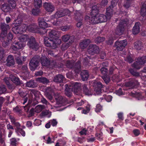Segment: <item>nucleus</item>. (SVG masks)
<instances>
[{"mask_svg": "<svg viewBox=\"0 0 146 146\" xmlns=\"http://www.w3.org/2000/svg\"><path fill=\"white\" fill-rule=\"evenodd\" d=\"M98 9L96 5H94L92 8V13L93 14L94 13H97L98 12Z\"/></svg>", "mask_w": 146, "mask_h": 146, "instance_id": "obj_38", "label": "nucleus"}, {"mask_svg": "<svg viewBox=\"0 0 146 146\" xmlns=\"http://www.w3.org/2000/svg\"><path fill=\"white\" fill-rule=\"evenodd\" d=\"M19 39L20 41L25 43L26 41L29 40L28 45L29 47L34 49L35 51L38 49V44L36 42L35 39L33 37H31L30 38L27 35H22L20 37Z\"/></svg>", "mask_w": 146, "mask_h": 146, "instance_id": "obj_3", "label": "nucleus"}, {"mask_svg": "<svg viewBox=\"0 0 146 146\" xmlns=\"http://www.w3.org/2000/svg\"><path fill=\"white\" fill-rule=\"evenodd\" d=\"M9 3V6H11L12 8H14L16 6V2L14 1H10Z\"/></svg>", "mask_w": 146, "mask_h": 146, "instance_id": "obj_42", "label": "nucleus"}, {"mask_svg": "<svg viewBox=\"0 0 146 146\" xmlns=\"http://www.w3.org/2000/svg\"><path fill=\"white\" fill-rule=\"evenodd\" d=\"M39 12V10L38 9H33L32 10V13L35 15H38Z\"/></svg>", "mask_w": 146, "mask_h": 146, "instance_id": "obj_46", "label": "nucleus"}, {"mask_svg": "<svg viewBox=\"0 0 146 146\" xmlns=\"http://www.w3.org/2000/svg\"><path fill=\"white\" fill-rule=\"evenodd\" d=\"M57 33L55 31H52L49 34L50 38L46 37L44 38V43L46 46L55 48L61 44L60 40L56 36Z\"/></svg>", "mask_w": 146, "mask_h": 146, "instance_id": "obj_1", "label": "nucleus"}, {"mask_svg": "<svg viewBox=\"0 0 146 146\" xmlns=\"http://www.w3.org/2000/svg\"><path fill=\"white\" fill-rule=\"evenodd\" d=\"M64 77L62 75H58L55 76L54 79V82H61L63 81Z\"/></svg>", "mask_w": 146, "mask_h": 146, "instance_id": "obj_20", "label": "nucleus"}, {"mask_svg": "<svg viewBox=\"0 0 146 146\" xmlns=\"http://www.w3.org/2000/svg\"><path fill=\"white\" fill-rule=\"evenodd\" d=\"M90 42L91 41L89 40H85L80 43V46L81 48L84 49L85 48Z\"/></svg>", "mask_w": 146, "mask_h": 146, "instance_id": "obj_18", "label": "nucleus"}, {"mask_svg": "<svg viewBox=\"0 0 146 146\" xmlns=\"http://www.w3.org/2000/svg\"><path fill=\"white\" fill-rule=\"evenodd\" d=\"M88 132V131L85 129H83L82 131L80 132L79 133L81 135H86Z\"/></svg>", "mask_w": 146, "mask_h": 146, "instance_id": "obj_53", "label": "nucleus"}, {"mask_svg": "<svg viewBox=\"0 0 146 146\" xmlns=\"http://www.w3.org/2000/svg\"><path fill=\"white\" fill-rule=\"evenodd\" d=\"M129 70L130 72L134 76H137L139 75V73L135 72L132 69H130Z\"/></svg>", "mask_w": 146, "mask_h": 146, "instance_id": "obj_37", "label": "nucleus"}, {"mask_svg": "<svg viewBox=\"0 0 146 146\" xmlns=\"http://www.w3.org/2000/svg\"><path fill=\"white\" fill-rule=\"evenodd\" d=\"M146 62V56H144L139 58L137 60L133 65V67L139 69L141 68V65Z\"/></svg>", "mask_w": 146, "mask_h": 146, "instance_id": "obj_7", "label": "nucleus"}, {"mask_svg": "<svg viewBox=\"0 0 146 146\" xmlns=\"http://www.w3.org/2000/svg\"><path fill=\"white\" fill-rule=\"evenodd\" d=\"M29 65L30 69L31 70H34L38 65L37 58L36 57L33 58L31 60Z\"/></svg>", "mask_w": 146, "mask_h": 146, "instance_id": "obj_10", "label": "nucleus"}, {"mask_svg": "<svg viewBox=\"0 0 146 146\" xmlns=\"http://www.w3.org/2000/svg\"><path fill=\"white\" fill-rule=\"evenodd\" d=\"M9 26L8 25H6L5 24H4L3 25V26H2V29L3 30H5L7 29H9Z\"/></svg>", "mask_w": 146, "mask_h": 146, "instance_id": "obj_52", "label": "nucleus"}, {"mask_svg": "<svg viewBox=\"0 0 146 146\" xmlns=\"http://www.w3.org/2000/svg\"><path fill=\"white\" fill-rule=\"evenodd\" d=\"M70 87H73V88L74 89V92L75 94H76V92H77V90L80 88L81 87V84L80 83L76 82L75 83H73L71 85H70Z\"/></svg>", "mask_w": 146, "mask_h": 146, "instance_id": "obj_19", "label": "nucleus"}, {"mask_svg": "<svg viewBox=\"0 0 146 146\" xmlns=\"http://www.w3.org/2000/svg\"><path fill=\"white\" fill-rule=\"evenodd\" d=\"M106 100L108 102H110L112 100V97L111 96H106L105 98Z\"/></svg>", "mask_w": 146, "mask_h": 146, "instance_id": "obj_51", "label": "nucleus"}, {"mask_svg": "<svg viewBox=\"0 0 146 146\" xmlns=\"http://www.w3.org/2000/svg\"><path fill=\"white\" fill-rule=\"evenodd\" d=\"M81 78L83 81L86 80H87L89 74L87 71L86 70L83 71L80 74Z\"/></svg>", "mask_w": 146, "mask_h": 146, "instance_id": "obj_21", "label": "nucleus"}, {"mask_svg": "<svg viewBox=\"0 0 146 146\" xmlns=\"http://www.w3.org/2000/svg\"><path fill=\"white\" fill-rule=\"evenodd\" d=\"M36 80L39 82H42L44 84L48 82V81L47 80V79L46 78L44 77L37 78L36 79Z\"/></svg>", "mask_w": 146, "mask_h": 146, "instance_id": "obj_31", "label": "nucleus"}, {"mask_svg": "<svg viewBox=\"0 0 146 146\" xmlns=\"http://www.w3.org/2000/svg\"><path fill=\"white\" fill-rule=\"evenodd\" d=\"M134 134L135 136H138L140 134L139 131L138 129H135L133 131Z\"/></svg>", "mask_w": 146, "mask_h": 146, "instance_id": "obj_55", "label": "nucleus"}, {"mask_svg": "<svg viewBox=\"0 0 146 146\" xmlns=\"http://www.w3.org/2000/svg\"><path fill=\"white\" fill-rule=\"evenodd\" d=\"M57 19H56V22H53V25L56 26H59L61 24V23L59 21H56Z\"/></svg>", "mask_w": 146, "mask_h": 146, "instance_id": "obj_57", "label": "nucleus"}, {"mask_svg": "<svg viewBox=\"0 0 146 146\" xmlns=\"http://www.w3.org/2000/svg\"><path fill=\"white\" fill-rule=\"evenodd\" d=\"M7 65L8 66H11L14 65L15 61L13 57L11 55H9L7 59Z\"/></svg>", "mask_w": 146, "mask_h": 146, "instance_id": "obj_16", "label": "nucleus"}, {"mask_svg": "<svg viewBox=\"0 0 146 146\" xmlns=\"http://www.w3.org/2000/svg\"><path fill=\"white\" fill-rule=\"evenodd\" d=\"M83 92L86 95H91L92 94L91 92L88 89L86 85H84L83 86Z\"/></svg>", "mask_w": 146, "mask_h": 146, "instance_id": "obj_27", "label": "nucleus"}, {"mask_svg": "<svg viewBox=\"0 0 146 146\" xmlns=\"http://www.w3.org/2000/svg\"><path fill=\"white\" fill-rule=\"evenodd\" d=\"M77 64V68H78V70L76 69L75 70V72H76L78 73L80 70V62H79Z\"/></svg>", "mask_w": 146, "mask_h": 146, "instance_id": "obj_54", "label": "nucleus"}, {"mask_svg": "<svg viewBox=\"0 0 146 146\" xmlns=\"http://www.w3.org/2000/svg\"><path fill=\"white\" fill-rule=\"evenodd\" d=\"M44 108V107L42 105H39L36 106L35 109L32 108L30 111L31 115H33L35 112L37 113L40 112Z\"/></svg>", "mask_w": 146, "mask_h": 146, "instance_id": "obj_12", "label": "nucleus"}, {"mask_svg": "<svg viewBox=\"0 0 146 146\" xmlns=\"http://www.w3.org/2000/svg\"><path fill=\"white\" fill-rule=\"evenodd\" d=\"M2 10L4 12H10L11 10V8L6 4L3 5L2 7Z\"/></svg>", "mask_w": 146, "mask_h": 146, "instance_id": "obj_29", "label": "nucleus"}, {"mask_svg": "<svg viewBox=\"0 0 146 146\" xmlns=\"http://www.w3.org/2000/svg\"><path fill=\"white\" fill-rule=\"evenodd\" d=\"M127 44L126 40H124L120 41H116L115 44V47L118 50H122Z\"/></svg>", "mask_w": 146, "mask_h": 146, "instance_id": "obj_9", "label": "nucleus"}, {"mask_svg": "<svg viewBox=\"0 0 146 146\" xmlns=\"http://www.w3.org/2000/svg\"><path fill=\"white\" fill-rule=\"evenodd\" d=\"M98 17V14H96L94 16L92 17L90 19L88 16L86 17V19L87 21H89L94 24H96L99 23V21Z\"/></svg>", "mask_w": 146, "mask_h": 146, "instance_id": "obj_13", "label": "nucleus"}, {"mask_svg": "<svg viewBox=\"0 0 146 146\" xmlns=\"http://www.w3.org/2000/svg\"><path fill=\"white\" fill-rule=\"evenodd\" d=\"M70 36L68 35H66L62 37V40L64 42L67 41L70 38Z\"/></svg>", "mask_w": 146, "mask_h": 146, "instance_id": "obj_44", "label": "nucleus"}, {"mask_svg": "<svg viewBox=\"0 0 146 146\" xmlns=\"http://www.w3.org/2000/svg\"><path fill=\"white\" fill-rule=\"evenodd\" d=\"M41 101L44 104H47L48 103L46 100L44 98H41Z\"/></svg>", "mask_w": 146, "mask_h": 146, "instance_id": "obj_59", "label": "nucleus"}, {"mask_svg": "<svg viewBox=\"0 0 146 146\" xmlns=\"http://www.w3.org/2000/svg\"><path fill=\"white\" fill-rule=\"evenodd\" d=\"M117 94L119 96L122 95L123 94L122 90L121 89H119L117 92Z\"/></svg>", "mask_w": 146, "mask_h": 146, "instance_id": "obj_62", "label": "nucleus"}, {"mask_svg": "<svg viewBox=\"0 0 146 146\" xmlns=\"http://www.w3.org/2000/svg\"><path fill=\"white\" fill-rule=\"evenodd\" d=\"M45 95H46V96L48 98L49 100H51L52 99V97L51 95H50L48 93H46Z\"/></svg>", "mask_w": 146, "mask_h": 146, "instance_id": "obj_63", "label": "nucleus"}, {"mask_svg": "<svg viewBox=\"0 0 146 146\" xmlns=\"http://www.w3.org/2000/svg\"><path fill=\"white\" fill-rule=\"evenodd\" d=\"M34 5L35 8L37 9L40 8L42 5L41 0H35Z\"/></svg>", "mask_w": 146, "mask_h": 146, "instance_id": "obj_28", "label": "nucleus"}, {"mask_svg": "<svg viewBox=\"0 0 146 146\" xmlns=\"http://www.w3.org/2000/svg\"><path fill=\"white\" fill-rule=\"evenodd\" d=\"M70 13V11L67 9H62L57 11L56 13L51 17L52 19H57L67 15Z\"/></svg>", "mask_w": 146, "mask_h": 146, "instance_id": "obj_6", "label": "nucleus"}, {"mask_svg": "<svg viewBox=\"0 0 146 146\" xmlns=\"http://www.w3.org/2000/svg\"><path fill=\"white\" fill-rule=\"evenodd\" d=\"M111 7H110L107 9L106 15L105 16L102 14H98V17L99 23L106 22L108 20L110 19L111 17L112 12L111 9Z\"/></svg>", "mask_w": 146, "mask_h": 146, "instance_id": "obj_4", "label": "nucleus"}, {"mask_svg": "<svg viewBox=\"0 0 146 146\" xmlns=\"http://www.w3.org/2000/svg\"><path fill=\"white\" fill-rule=\"evenodd\" d=\"M19 140V139H15L13 138L10 140L11 143L12 145H15L16 143V142Z\"/></svg>", "mask_w": 146, "mask_h": 146, "instance_id": "obj_41", "label": "nucleus"}, {"mask_svg": "<svg viewBox=\"0 0 146 146\" xmlns=\"http://www.w3.org/2000/svg\"><path fill=\"white\" fill-rule=\"evenodd\" d=\"M25 43L20 41L16 44L15 45L13 46L12 48L14 50H16L18 49H21L24 47L25 45Z\"/></svg>", "mask_w": 146, "mask_h": 146, "instance_id": "obj_15", "label": "nucleus"}, {"mask_svg": "<svg viewBox=\"0 0 146 146\" xmlns=\"http://www.w3.org/2000/svg\"><path fill=\"white\" fill-rule=\"evenodd\" d=\"M15 56L17 63L19 64H22V61L21 59V57H20V56L19 55L18 56H17L16 55Z\"/></svg>", "mask_w": 146, "mask_h": 146, "instance_id": "obj_39", "label": "nucleus"}, {"mask_svg": "<svg viewBox=\"0 0 146 146\" xmlns=\"http://www.w3.org/2000/svg\"><path fill=\"white\" fill-rule=\"evenodd\" d=\"M90 105L88 104L86 107V110H84L82 111V113L85 114H86L88 113L90 111Z\"/></svg>", "mask_w": 146, "mask_h": 146, "instance_id": "obj_35", "label": "nucleus"}, {"mask_svg": "<svg viewBox=\"0 0 146 146\" xmlns=\"http://www.w3.org/2000/svg\"><path fill=\"white\" fill-rule=\"evenodd\" d=\"M42 74V71H39L35 73V75L36 76H41Z\"/></svg>", "mask_w": 146, "mask_h": 146, "instance_id": "obj_60", "label": "nucleus"}, {"mask_svg": "<svg viewBox=\"0 0 146 146\" xmlns=\"http://www.w3.org/2000/svg\"><path fill=\"white\" fill-rule=\"evenodd\" d=\"M134 47L137 50H140L142 47V44L139 41L136 42L134 44Z\"/></svg>", "mask_w": 146, "mask_h": 146, "instance_id": "obj_26", "label": "nucleus"}, {"mask_svg": "<svg viewBox=\"0 0 146 146\" xmlns=\"http://www.w3.org/2000/svg\"><path fill=\"white\" fill-rule=\"evenodd\" d=\"M87 51L89 54L93 55L98 52L99 48L96 45L91 44L89 46Z\"/></svg>", "mask_w": 146, "mask_h": 146, "instance_id": "obj_11", "label": "nucleus"}, {"mask_svg": "<svg viewBox=\"0 0 146 146\" xmlns=\"http://www.w3.org/2000/svg\"><path fill=\"white\" fill-rule=\"evenodd\" d=\"M70 28V27L69 26H66L62 27H61L60 29L62 31H66L68 30Z\"/></svg>", "mask_w": 146, "mask_h": 146, "instance_id": "obj_45", "label": "nucleus"}, {"mask_svg": "<svg viewBox=\"0 0 146 146\" xmlns=\"http://www.w3.org/2000/svg\"><path fill=\"white\" fill-rule=\"evenodd\" d=\"M18 131L23 136H25V132L24 131L21 129H19Z\"/></svg>", "mask_w": 146, "mask_h": 146, "instance_id": "obj_56", "label": "nucleus"}, {"mask_svg": "<svg viewBox=\"0 0 146 146\" xmlns=\"http://www.w3.org/2000/svg\"><path fill=\"white\" fill-rule=\"evenodd\" d=\"M39 27L42 29H44L48 27L47 23L44 21L43 19H39L38 22Z\"/></svg>", "mask_w": 146, "mask_h": 146, "instance_id": "obj_23", "label": "nucleus"}, {"mask_svg": "<svg viewBox=\"0 0 146 146\" xmlns=\"http://www.w3.org/2000/svg\"><path fill=\"white\" fill-rule=\"evenodd\" d=\"M102 107L100 104H98L96 105L95 109V111L96 112H99L102 110Z\"/></svg>", "mask_w": 146, "mask_h": 146, "instance_id": "obj_36", "label": "nucleus"}, {"mask_svg": "<svg viewBox=\"0 0 146 146\" xmlns=\"http://www.w3.org/2000/svg\"><path fill=\"white\" fill-rule=\"evenodd\" d=\"M140 23L137 22L135 23L134 26L133 28L132 32L134 34H136L140 31Z\"/></svg>", "mask_w": 146, "mask_h": 146, "instance_id": "obj_17", "label": "nucleus"}, {"mask_svg": "<svg viewBox=\"0 0 146 146\" xmlns=\"http://www.w3.org/2000/svg\"><path fill=\"white\" fill-rule=\"evenodd\" d=\"M9 79L7 77L5 78L4 79V80L5 81V82L8 85L9 84Z\"/></svg>", "mask_w": 146, "mask_h": 146, "instance_id": "obj_64", "label": "nucleus"}, {"mask_svg": "<svg viewBox=\"0 0 146 146\" xmlns=\"http://www.w3.org/2000/svg\"><path fill=\"white\" fill-rule=\"evenodd\" d=\"M9 78L13 82L17 84H19L20 83L19 78L13 75H10Z\"/></svg>", "mask_w": 146, "mask_h": 146, "instance_id": "obj_25", "label": "nucleus"}, {"mask_svg": "<svg viewBox=\"0 0 146 146\" xmlns=\"http://www.w3.org/2000/svg\"><path fill=\"white\" fill-rule=\"evenodd\" d=\"M141 14L143 17L146 15V3H144L141 9Z\"/></svg>", "mask_w": 146, "mask_h": 146, "instance_id": "obj_30", "label": "nucleus"}, {"mask_svg": "<svg viewBox=\"0 0 146 146\" xmlns=\"http://www.w3.org/2000/svg\"><path fill=\"white\" fill-rule=\"evenodd\" d=\"M108 69L105 68H102L101 69L102 73L103 74H106L108 71Z\"/></svg>", "mask_w": 146, "mask_h": 146, "instance_id": "obj_50", "label": "nucleus"}, {"mask_svg": "<svg viewBox=\"0 0 146 146\" xmlns=\"http://www.w3.org/2000/svg\"><path fill=\"white\" fill-rule=\"evenodd\" d=\"M102 78L106 84H108L110 80V78L107 76H103Z\"/></svg>", "mask_w": 146, "mask_h": 146, "instance_id": "obj_32", "label": "nucleus"}, {"mask_svg": "<svg viewBox=\"0 0 146 146\" xmlns=\"http://www.w3.org/2000/svg\"><path fill=\"white\" fill-rule=\"evenodd\" d=\"M41 64L43 66H47L50 64V62L47 58L43 56L41 58Z\"/></svg>", "mask_w": 146, "mask_h": 146, "instance_id": "obj_22", "label": "nucleus"}, {"mask_svg": "<svg viewBox=\"0 0 146 146\" xmlns=\"http://www.w3.org/2000/svg\"><path fill=\"white\" fill-rule=\"evenodd\" d=\"M73 64L69 61H68L66 64V66L68 68H72L73 66Z\"/></svg>", "mask_w": 146, "mask_h": 146, "instance_id": "obj_47", "label": "nucleus"}, {"mask_svg": "<svg viewBox=\"0 0 146 146\" xmlns=\"http://www.w3.org/2000/svg\"><path fill=\"white\" fill-rule=\"evenodd\" d=\"M76 19H79L78 18V17H79V18L80 19V20L82 19V17L81 15V14L79 12V11H77L76 14Z\"/></svg>", "mask_w": 146, "mask_h": 146, "instance_id": "obj_48", "label": "nucleus"}, {"mask_svg": "<svg viewBox=\"0 0 146 146\" xmlns=\"http://www.w3.org/2000/svg\"><path fill=\"white\" fill-rule=\"evenodd\" d=\"M6 89L4 85H2L0 87V94H3L6 92Z\"/></svg>", "mask_w": 146, "mask_h": 146, "instance_id": "obj_40", "label": "nucleus"}, {"mask_svg": "<svg viewBox=\"0 0 146 146\" xmlns=\"http://www.w3.org/2000/svg\"><path fill=\"white\" fill-rule=\"evenodd\" d=\"M44 6L46 10L48 12H52L54 10V6L50 3H45Z\"/></svg>", "mask_w": 146, "mask_h": 146, "instance_id": "obj_14", "label": "nucleus"}, {"mask_svg": "<svg viewBox=\"0 0 146 146\" xmlns=\"http://www.w3.org/2000/svg\"><path fill=\"white\" fill-rule=\"evenodd\" d=\"M37 26L35 24H33L29 26H27L26 24H22L18 27H15L13 28V30L15 31L14 32L15 33L21 34L26 31L36 33L37 32Z\"/></svg>", "mask_w": 146, "mask_h": 146, "instance_id": "obj_2", "label": "nucleus"}, {"mask_svg": "<svg viewBox=\"0 0 146 146\" xmlns=\"http://www.w3.org/2000/svg\"><path fill=\"white\" fill-rule=\"evenodd\" d=\"M34 124L36 126H38L41 124V121L39 119H35L34 122Z\"/></svg>", "mask_w": 146, "mask_h": 146, "instance_id": "obj_49", "label": "nucleus"}, {"mask_svg": "<svg viewBox=\"0 0 146 146\" xmlns=\"http://www.w3.org/2000/svg\"><path fill=\"white\" fill-rule=\"evenodd\" d=\"M26 85L29 87L35 88V85L33 81H30L29 82H27Z\"/></svg>", "mask_w": 146, "mask_h": 146, "instance_id": "obj_33", "label": "nucleus"}, {"mask_svg": "<svg viewBox=\"0 0 146 146\" xmlns=\"http://www.w3.org/2000/svg\"><path fill=\"white\" fill-rule=\"evenodd\" d=\"M127 19L121 21L119 25L117 27L115 30L116 33L117 35H120L122 34L124 31V27L127 25Z\"/></svg>", "mask_w": 146, "mask_h": 146, "instance_id": "obj_5", "label": "nucleus"}, {"mask_svg": "<svg viewBox=\"0 0 146 146\" xmlns=\"http://www.w3.org/2000/svg\"><path fill=\"white\" fill-rule=\"evenodd\" d=\"M108 2L107 0H103L101 2L102 5L103 6L106 5L107 4Z\"/></svg>", "mask_w": 146, "mask_h": 146, "instance_id": "obj_58", "label": "nucleus"}, {"mask_svg": "<svg viewBox=\"0 0 146 146\" xmlns=\"http://www.w3.org/2000/svg\"><path fill=\"white\" fill-rule=\"evenodd\" d=\"M49 123L53 126L56 125L57 123V122L55 119L50 120L49 121Z\"/></svg>", "mask_w": 146, "mask_h": 146, "instance_id": "obj_43", "label": "nucleus"}, {"mask_svg": "<svg viewBox=\"0 0 146 146\" xmlns=\"http://www.w3.org/2000/svg\"><path fill=\"white\" fill-rule=\"evenodd\" d=\"M139 84L138 82L137 81H135L134 82H129L125 84V86L127 87H130V88H133L135 85Z\"/></svg>", "mask_w": 146, "mask_h": 146, "instance_id": "obj_24", "label": "nucleus"}, {"mask_svg": "<svg viewBox=\"0 0 146 146\" xmlns=\"http://www.w3.org/2000/svg\"><path fill=\"white\" fill-rule=\"evenodd\" d=\"M53 142L52 141L50 137H48V139L46 140V143L47 144H50Z\"/></svg>", "mask_w": 146, "mask_h": 146, "instance_id": "obj_61", "label": "nucleus"}, {"mask_svg": "<svg viewBox=\"0 0 146 146\" xmlns=\"http://www.w3.org/2000/svg\"><path fill=\"white\" fill-rule=\"evenodd\" d=\"M105 40V39L104 38L98 37L95 39V41L96 43L98 44L103 42Z\"/></svg>", "mask_w": 146, "mask_h": 146, "instance_id": "obj_34", "label": "nucleus"}, {"mask_svg": "<svg viewBox=\"0 0 146 146\" xmlns=\"http://www.w3.org/2000/svg\"><path fill=\"white\" fill-rule=\"evenodd\" d=\"M92 83V85L94 88V91L97 94H100L101 93V88L102 87V85L100 82L93 81Z\"/></svg>", "mask_w": 146, "mask_h": 146, "instance_id": "obj_8", "label": "nucleus"}]
</instances>
